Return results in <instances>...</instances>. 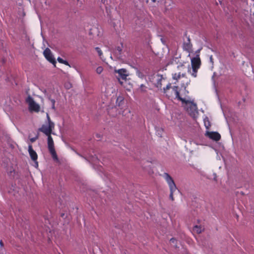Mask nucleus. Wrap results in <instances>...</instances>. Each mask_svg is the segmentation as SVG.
<instances>
[{
  "label": "nucleus",
  "mask_w": 254,
  "mask_h": 254,
  "mask_svg": "<svg viewBox=\"0 0 254 254\" xmlns=\"http://www.w3.org/2000/svg\"><path fill=\"white\" fill-rule=\"evenodd\" d=\"M163 92L168 98L177 99L183 103H187L189 101L183 98L180 95L179 87L178 86H171V83H168L166 87L163 88Z\"/></svg>",
  "instance_id": "obj_1"
},
{
  "label": "nucleus",
  "mask_w": 254,
  "mask_h": 254,
  "mask_svg": "<svg viewBox=\"0 0 254 254\" xmlns=\"http://www.w3.org/2000/svg\"><path fill=\"white\" fill-rule=\"evenodd\" d=\"M3 165L6 169L8 175L10 178H14L17 167L16 160H5Z\"/></svg>",
  "instance_id": "obj_2"
},
{
  "label": "nucleus",
  "mask_w": 254,
  "mask_h": 254,
  "mask_svg": "<svg viewBox=\"0 0 254 254\" xmlns=\"http://www.w3.org/2000/svg\"><path fill=\"white\" fill-rule=\"evenodd\" d=\"M162 177L166 180V181L167 182V183L169 187V189H170V194L169 195V198L172 201H173L174 200V197H173V193L177 189L176 185L173 178L168 173H164L163 174V175H162Z\"/></svg>",
  "instance_id": "obj_3"
},
{
  "label": "nucleus",
  "mask_w": 254,
  "mask_h": 254,
  "mask_svg": "<svg viewBox=\"0 0 254 254\" xmlns=\"http://www.w3.org/2000/svg\"><path fill=\"white\" fill-rule=\"evenodd\" d=\"M47 117L48 121V124L43 125L42 127L39 128V130L47 136L52 134L53 129L55 127V124L51 121L48 114H47Z\"/></svg>",
  "instance_id": "obj_4"
},
{
  "label": "nucleus",
  "mask_w": 254,
  "mask_h": 254,
  "mask_svg": "<svg viewBox=\"0 0 254 254\" xmlns=\"http://www.w3.org/2000/svg\"><path fill=\"white\" fill-rule=\"evenodd\" d=\"M173 79L176 80L177 82H178L181 78L184 79L181 81V85L183 87H186L190 82V80L188 79L186 76L185 72H182L181 71L178 73H175L172 74Z\"/></svg>",
  "instance_id": "obj_5"
},
{
  "label": "nucleus",
  "mask_w": 254,
  "mask_h": 254,
  "mask_svg": "<svg viewBox=\"0 0 254 254\" xmlns=\"http://www.w3.org/2000/svg\"><path fill=\"white\" fill-rule=\"evenodd\" d=\"M25 101L28 104L29 110L30 112H39L40 111V107L39 105L34 101L33 98L30 95L28 96Z\"/></svg>",
  "instance_id": "obj_6"
},
{
  "label": "nucleus",
  "mask_w": 254,
  "mask_h": 254,
  "mask_svg": "<svg viewBox=\"0 0 254 254\" xmlns=\"http://www.w3.org/2000/svg\"><path fill=\"white\" fill-rule=\"evenodd\" d=\"M48 136V147L49 151L52 155L53 159H58L55 147L54 141L51 134L47 135Z\"/></svg>",
  "instance_id": "obj_7"
},
{
  "label": "nucleus",
  "mask_w": 254,
  "mask_h": 254,
  "mask_svg": "<svg viewBox=\"0 0 254 254\" xmlns=\"http://www.w3.org/2000/svg\"><path fill=\"white\" fill-rule=\"evenodd\" d=\"M43 54L47 61H48L55 66L56 64V61L55 59L54 58L51 50L47 48L44 50Z\"/></svg>",
  "instance_id": "obj_8"
},
{
  "label": "nucleus",
  "mask_w": 254,
  "mask_h": 254,
  "mask_svg": "<svg viewBox=\"0 0 254 254\" xmlns=\"http://www.w3.org/2000/svg\"><path fill=\"white\" fill-rule=\"evenodd\" d=\"M187 104H189V106L187 108V111L191 115H194L195 113L197 112V106L196 104L192 103V102L189 101Z\"/></svg>",
  "instance_id": "obj_9"
},
{
  "label": "nucleus",
  "mask_w": 254,
  "mask_h": 254,
  "mask_svg": "<svg viewBox=\"0 0 254 254\" xmlns=\"http://www.w3.org/2000/svg\"><path fill=\"white\" fill-rule=\"evenodd\" d=\"M206 135L208 137H209L210 139L218 141H219L221 138V135L220 134L217 132L215 131H211V132H207Z\"/></svg>",
  "instance_id": "obj_10"
},
{
  "label": "nucleus",
  "mask_w": 254,
  "mask_h": 254,
  "mask_svg": "<svg viewBox=\"0 0 254 254\" xmlns=\"http://www.w3.org/2000/svg\"><path fill=\"white\" fill-rule=\"evenodd\" d=\"M115 72L118 73L119 75L118 78L119 80L122 79L123 80H126L127 77L128 75L127 73V70L125 69L122 68L119 70H115Z\"/></svg>",
  "instance_id": "obj_11"
},
{
  "label": "nucleus",
  "mask_w": 254,
  "mask_h": 254,
  "mask_svg": "<svg viewBox=\"0 0 254 254\" xmlns=\"http://www.w3.org/2000/svg\"><path fill=\"white\" fill-rule=\"evenodd\" d=\"M191 64L192 67L199 68L201 64V62L198 56H197L194 58H193L191 60Z\"/></svg>",
  "instance_id": "obj_12"
},
{
  "label": "nucleus",
  "mask_w": 254,
  "mask_h": 254,
  "mask_svg": "<svg viewBox=\"0 0 254 254\" xmlns=\"http://www.w3.org/2000/svg\"><path fill=\"white\" fill-rule=\"evenodd\" d=\"M124 104V98L122 96H119L116 100V107L113 108V110H115L117 107H119L121 110L123 109Z\"/></svg>",
  "instance_id": "obj_13"
},
{
  "label": "nucleus",
  "mask_w": 254,
  "mask_h": 254,
  "mask_svg": "<svg viewBox=\"0 0 254 254\" xmlns=\"http://www.w3.org/2000/svg\"><path fill=\"white\" fill-rule=\"evenodd\" d=\"M192 45L191 44L190 40V38L188 37L187 41L185 42L183 44V49L190 53L192 50Z\"/></svg>",
  "instance_id": "obj_14"
},
{
  "label": "nucleus",
  "mask_w": 254,
  "mask_h": 254,
  "mask_svg": "<svg viewBox=\"0 0 254 254\" xmlns=\"http://www.w3.org/2000/svg\"><path fill=\"white\" fill-rule=\"evenodd\" d=\"M163 81H165V79L163 77L162 75H157L156 82L155 83L156 86L161 89L162 82Z\"/></svg>",
  "instance_id": "obj_15"
},
{
  "label": "nucleus",
  "mask_w": 254,
  "mask_h": 254,
  "mask_svg": "<svg viewBox=\"0 0 254 254\" xmlns=\"http://www.w3.org/2000/svg\"><path fill=\"white\" fill-rule=\"evenodd\" d=\"M28 151L31 159H37L38 156L36 152L33 150L32 145H30L28 146Z\"/></svg>",
  "instance_id": "obj_16"
},
{
  "label": "nucleus",
  "mask_w": 254,
  "mask_h": 254,
  "mask_svg": "<svg viewBox=\"0 0 254 254\" xmlns=\"http://www.w3.org/2000/svg\"><path fill=\"white\" fill-rule=\"evenodd\" d=\"M193 230V231H195L197 234L201 233L203 231V229H202L201 227L197 225L194 226Z\"/></svg>",
  "instance_id": "obj_17"
},
{
  "label": "nucleus",
  "mask_w": 254,
  "mask_h": 254,
  "mask_svg": "<svg viewBox=\"0 0 254 254\" xmlns=\"http://www.w3.org/2000/svg\"><path fill=\"white\" fill-rule=\"evenodd\" d=\"M29 163L31 165H32L36 168H38V162H37V160H30Z\"/></svg>",
  "instance_id": "obj_18"
},
{
  "label": "nucleus",
  "mask_w": 254,
  "mask_h": 254,
  "mask_svg": "<svg viewBox=\"0 0 254 254\" xmlns=\"http://www.w3.org/2000/svg\"><path fill=\"white\" fill-rule=\"evenodd\" d=\"M199 68L192 67V72L191 73V75L194 77H196L197 76V70Z\"/></svg>",
  "instance_id": "obj_19"
},
{
  "label": "nucleus",
  "mask_w": 254,
  "mask_h": 254,
  "mask_svg": "<svg viewBox=\"0 0 254 254\" xmlns=\"http://www.w3.org/2000/svg\"><path fill=\"white\" fill-rule=\"evenodd\" d=\"M104 177L103 178L104 180L106 181L107 180H109L110 182H112L111 179L110 178V176L106 173H102Z\"/></svg>",
  "instance_id": "obj_20"
},
{
  "label": "nucleus",
  "mask_w": 254,
  "mask_h": 254,
  "mask_svg": "<svg viewBox=\"0 0 254 254\" xmlns=\"http://www.w3.org/2000/svg\"><path fill=\"white\" fill-rule=\"evenodd\" d=\"M103 70V68L102 66H99L96 68V72L98 74H100Z\"/></svg>",
  "instance_id": "obj_21"
},
{
  "label": "nucleus",
  "mask_w": 254,
  "mask_h": 254,
  "mask_svg": "<svg viewBox=\"0 0 254 254\" xmlns=\"http://www.w3.org/2000/svg\"><path fill=\"white\" fill-rule=\"evenodd\" d=\"M95 49H96V51L98 52V55L100 56V57L101 58H102L101 56H102L103 53H102V51L101 50V49L99 48H98V47H96L95 48Z\"/></svg>",
  "instance_id": "obj_22"
},
{
  "label": "nucleus",
  "mask_w": 254,
  "mask_h": 254,
  "mask_svg": "<svg viewBox=\"0 0 254 254\" xmlns=\"http://www.w3.org/2000/svg\"><path fill=\"white\" fill-rule=\"evenodd\" d=\"M204 124H205V126L206 128L207 129H209V127H210V122L208 121H207V123H206V122L205 121Z\"/></svg>",
  "instance_id": "obj_23"
},
{
  "label": "nucleus",
  "mask_w": 254,
  "mask_h": 254,
  "mask_svg": "<svg viewBox=\"0 0 254 254\" xmlns=\"http://www.w3.org/2000/svg\"><path fill=\"white\" fill-rule=\"evenodd\" d=\"M51 101L52 104V109L54 110H55V102H56L55 100L54 99H51Z\"/></svg>",
  "instance_id": "obj_24"
},
{
  "label": "nucleus",
  "mask_w": 254,
  "mask_h": 254,
  "mask_svg": "<svg viewBox=\"0 0 254 254\" xmlns=\"http://www.w3.org/2000/svg\"><path fill=\"white\" fill-rule=\"evenodd\" d=\"M58 61L60 63H61L62 64L64 61V60H63L62 58H60V57H59L57 59Z\"/></svg>",
  "instance_id": "obj_25"
},
{
  "label": "nucleus",
  "mask_w": 254,
  "mask_h": 254,
  "mask_svg": "<svg viewBox=\"0 0 254 254\" xmlns=\"http://www.w3.org/2000/svg\"><path fill=\"white\" fill-rule=\"evenodd\" d=\"M37 139V137L31 138L30 139V141H31V142H35Z\"/></svg>",
  "instance_id": "obj_26"
},
{
  "label": "nucleus",
  "mask_w": 254,
  "mask_h": 254,
  "mask_svg": "<svg viewBox=\"0 0 254 254\" xmlns=\"http://www.w3.org/2000/svg\"><path fill=\"white\" fill-rule=\"evenodd\" d=\"M170 241L172 243H175L176 242V240L174 238H171Z\"/></svg>",
  "instance_id": "obj_27"
},
{
  "label": "nucleus",
  "mask_w": 254,
  "mask_h": 254,
  "mask_svg": "<svg viewBox=\"0 0 254 254\" xmlns=\"http://www.w3.org/2000/svg\"><path fill=\"white\" fill-rule=\"evenodd\" d=\"M93 168H94L95 169H99L101 172H102V168L101 166H100L99 168H98V167H97V168H96V167L93 165Z\"/></svg>",
  "instance_id": "obj_28"
},
{
  "label": "nucleus",
  "mask_w": 254,
  "mask_h": 254,
  "mask_svg": "<svg viewBox=\"0 0 254 254\" xmlns=\"http://www.w3.org/2000/svg\"><path fill=\"white\" fill-rule=\"evenodd\" d=\"M62 64H63L65 65H69V64H68V62L66 61H65V60L64 61V62Z\"/></svg>",
  "instance_id": "obj_29"
},
{
  "label": "nucleus",
  "mask_w": 254,
  "mask_h": 254,
  "mask_svg": "<svg viewBox=\"0 0 254 254\" xmlns=\"http://www.w3.org/2000/svg\"><path fill=\"white\" fill-rule=\"evenodd\" d=\"M144 87H145V86H144V85L141 84V85H140V88H141V89L142 90H143V88Z\"/></svg>",
  "instance_id": "obj_30"
},
{
  "label": "nucleus",
  "mask_w": 254,
  "mask_h": 254,
  "mask_svg": "<svg viewBox=\"0 0 254 254\" xmlns=\"http://www.w3.org/2000/svg\"><path fill=\"white\" fill-rule=\"evenodd\" d=\"M0 245L2 247L3 246V243L1 240L0 241Z\"/></svg>",
  "instance_id": "obj_31"
},
{
  "label": "nucleus",
  "mask_w": 254,
  "mask_h": 254,
  "mask_svg": "<svg viewBox=\"0 0 254 254\" xmlns=\"http://www.w3.org/2000/svg\"><path fill=\"white\" fill-rule=\"evenodd\" d=\"M96 137H97V138H100V137H101V136H100V135L99 134H97L96 135Z\"/></svg>",
  "instance_id": "obj_32"
},
{
  "label": "nucleus",
  "mask_w": 254,
  "mask_h": 254,
  "mask_svg": "<svg viewBox=\"0 0 254 254\" xmlns=\"http://www.w3.org/2000/svg\"><path fill=\"white\" fill-rule=\"evenodd\" d=\"M77 1H78V2H80V3L81 4H82V1H81V0H77Z\"/></svg>",
  "instance_id": "obj_33"
},
{
  "label": "nucleus",
  "mask_w": 254,
  "mask_h": 254,
  "mask_svg": "<svg viewBox=\"0 0 254 254\" xmlns=\"http://www.w3.org/2000/svg\"><path fill=\"white\" fill-rule=\"evenodd\" d=\"M118 50L119 51H121V50H121V49L120 48V47H118Z\"/></svg>",
  "instance_id": "obj_34"
},
{
  "label": "nucleus",
  "mask_w": 254,
  "mask_h": 254,
  "mask_svg": "<svg viewBox=\"0 0 254 254\" xmlns=\"http://www.w3.org/2000/svg\"><path fill=\"white\" fill-rule=\"evenodd\" d=\"M183 66L182 65V66H178V68H183Z\"/></svg>",
  "instance_id": "obj_35"
},
{
  "label": "nucleus",
  "mask_w": 254,
  "mask_h": 254,
  "mask_svg": "<svg viewBox=\"0 0 254 254\" xmlns=\"http://www.w3.org/2000/svg\"><path fill=\"white\" fill-rule=\"evenodd\" d=\"M57 162H60V160H58V159H57V160H55Z\"/></svg>",
  "instance_id": "obj_36"
},
{
  "label": "nucleus",
  "mask_w": 254,
  "mask_h": 254,
  "mask_svg": "<svg viewBox=\"0 0 254 254\" xmlns=\"http://www.w3.org/2000/svg\"><path fill=\"white\" fill-rule=\"evenodd\" d=\"M121 112H122V111H120L119 112V114H121Z\"/></svg>",
  "instance_id": "obj_37"
},
{
  "label": "nucleus",
  "mask_w": 254,
  "mask_h": 254,
  "mask_svg": "<svg viewBox=\"0 0 254 254\" xmlns=\"http://www.w3.org/2000/svg\"><path fill=\"white\" fill-rule=\"evenodd\" d=\"M224 161L225 163L226 164V160L225 159H224Z\"/></svg>",
  "instance_id": "obj_38"
},
{
  "label": "nucleus",
  "mask_w": 254,
  "mask_h": 254,
  "mask_svg": "<svg viewBox=\"0 0 254 254\" xmlns=\"http://www.w3.org/2000/svg\"><path fill=\"white\" fill-rule=\"evenodd\" d=\"M153 2H155L156 0H152Z\"/></svg>",
  "instance_id": "obj_39"
},
{
  "label": "nucleus",
  "mask_w": 254,
  "mask_h": 254,
  "mask_svg": "<svg viewBox=\"0 0 254 254\" xmlns=\"http://www.w3.org/2000/svg\"><path fill=\"white\" fill-rule=\"evenodd\" d=\"M212 57H211V58H210V61H212Z\"/></svg>",
  "instance_id": "obj_40"
},
{
  "label": "nucleus",
  "mask_w": 254,
  "mask_h": 254,
  "mask_svg": "<svg viewBox=\"0 0 254 254\" xmlns=\"http://www.w3.org/2000/svg\"><path fill=\"white\" fill-rule=\"evenodd\" d=\"M87 160L90 163H91L89 159H87Z\"/></svg>",
  "instance_id": "obj_41"
},
{
  "label": "nucleus",
  "mask_w": 254,
  "mask_h": 254,
  "mask_svg": "<svg viewBox=\"0 0 254 254\" xmlns=\"http://www.w3.org/2000/svg\"><path fill=\"white\" fill-rule=\"evenodd\" d=\"M95 161H98L99 160H97V159H95L94 160Z\"/></svg>",
  "instance_id": "obj_42"
}]
</instances>
